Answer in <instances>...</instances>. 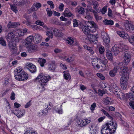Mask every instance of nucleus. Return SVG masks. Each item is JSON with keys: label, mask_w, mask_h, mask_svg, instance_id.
Wrapping results in <instances>:
<instances>
[{"label": "nucleus", "mask_w": 134, "mask_h": 134, "mask_svg": "<svg viewBox=\"0 0 134 134\" xmlns=\"http://www.w3.org/2000/svg\"><path fill=\"white\" fill-rule=\"evenodd\" d=\"M117 127L116 122L111 121L103 126L101 133L102 134H114Z\"/></svg>", "instance_id": "nucleus-1"}, {"label": "nucleus", "mask_w": 134, "mask_h": 134, "mask_svg": "<svg viewBox=\"0 0 134 134\" xmlns=\"http://www.w3.org/2000/svg\"><path fill=\"white\" fill-rule=\"evenodd\" d=\"M50 79L51 77L49 76H45L43 74L41 73L34 79V81L39 82L37 87L41 92L45 90L44 86L47 85V82Z\"/></svg>", "instance_id": "nucleus-2"}, {"label": "nucleus", "mask_w": 134, "mask_h": 134, "mask_svg": "<svg viewBox=\"0 0 134 134\" xmlns=\"http://www.w3.org/2000/svg\"><path fill=\"white\" fill-rule=\"evenodd\" d=\"M81 28L83 32L86 35H88L90 31L95 32L98 29L97 24L92 21L86 22L85 24L82 26Z\"/></svg>", "instance_id": "nucleus-3"}, {"label": "nucleus", "mask_w": 134, "mask_h": 134, "mask_svg": "<svg viewBox=\"0 0 134 134\" xmlns=\"http://www.w3.org/2000/svg\"><path fill=\"white\" fill-rule=\"evenodd\" d=\"M14 77L16 80L19 81L26 80L28 78V76L22 69L20 67L17 68L14 72Z\"/></svg>", "instance_id": "nucleus-4"}, {"label": "nucleus", "mask_w": 134, "mask_h": 134, "mask_svg": "<svg viewBox=\"0 0 134 134\" xmlns=\"http://www.w3.org/2000/svg\"><path fill=\"white\" fill-rule=\"evenodd\" d=\"M134 86L131 88L129 94L126 93L125 94L126 97H128L130 102L129 103L130 106L134 109Z\"/></svg>", "instance_id": "nucleus-5"}, {"label": "nucleus", "mask_w": 134, "mask_h": 134, "mask_svg": "<svg viewBox=\"0 0 134 134\" xmlns=\"http://www.w3.org/2000/svg\"><path fill=\"white\" fill-rule=\"evenodd\" d=\"M99 61L101 63L103 64V66L102 65L101 66V67L102 68L101 70H102L103 71H104L106 69L108 66V65L107 64L108 61L107 59L105 58L103 54H102L101 57L99 58Z\"/></svg>", "instance_id": "nucleus-6"}, {"label": "nucleus", "mask_w": 134, "mask_h": 134, "mask_svg": "<svg viewBox=\"0 0 134 134\" xmlns=\"http://www.w3.org/2000/svg\"><path fill=\"white\" fill-rule=\"evenodd\" d=\"M8 47L10 52L15 55H18L19 53L17 52V49L15 44H14L13 42L10 41L8 44Z\"/></svg>", "instance_id": "nucleus-7"}, {"label": "nucleus", "mask_w": 134, "mask_h": 134, "mask_svg": "<svg viewBox=\"0 0 134 134\" xmlns=\"http://www.w3.org/2000/svg\"><path fill=\"white\" fill-rule=\"evenodd\" d=\"M27 51L30 53H33L37 51V46L35 44H32L26 46Z\"/></svg>", "instance_id": "nucleus-8"}, {"label": "nucleus", "mask_w": 134, "mask_h": 134, "mask_svg": "<svg viewBox=\"0 0 134 134\" xmlns=\"http://www.w3.org/2000/svg\"><path fill=\"white\" fill-rule=\"evenodd\" d=\"M128 78V76H122L120 79V83L121 88L123 90H125L127 85V79Z\"/></svg>", "instance_id": "nucleus-9"}, {"label": "nucleus", "mask_w": 134, "mask_h": 134, "mask_svg": "<svg viewBox=\"0 0 134 134\" xmlns=\"http://www.w3.org/2000/svg\"><path fill=\"white\" fill-rule=\"evenodd\" d=\"M123 63L126 65H127L131 60V55L127 51L125 52L123 55Z\"/></svg>", "instance_id": "nucleus-10"}, {"label": "nucleus", "mask_w": 134, "mask_h": 134, "mask_svg": "<svg viewBox=\"0 0 134 134\" xmlns=\"http://www.w3.org/2000/svg\"><path fill=\"white\" fill-rule=\"evenodd\" d=\"M124 26L126 30L129 31L134 32V25L129 21H126L125 22Z\"/></svg>", "instance_id": "nucleus-11"}, {"label": "nucleus", "mask_w": 134, "mask_h": 134, "mask_svg": "<svg viewBox=\"0 0 134 134\" xmlns=\"http://www.w3.org/2000/svg\"><path fill=\"white\" fill-rule=\"evenodd\" d=\"M91 121V118L80 120L78 122V126L82 127L85 126L90 123Z\"/></svg>", "instance_id": "nucleus-12"}, {"label": "nucleus", "mask_w": 134, "mask_h": 134, "mask_svg": "<svg viewBox=\"0 0 134 134\" xmlns=\"http://www.w3.org/2000/svg\"><path fill=\"white\" fill-rule=\"evenodd\" d=\"M87 35H88V39L90 41V43L92 42L94 44L97 43L98 41L97 35H96L89 34Z\"/></svg>", "instance_id": "nucleus-13"}, {"label": "nucleus", "mask_w": 134, "mask_h": 134, "mask_svg": "<svg viewBox=\"0 0 134 134\" xmlns=\"http://www.w3.org/2000/svg\"><path fill=\"white\" fill-rule=\"evenodd\" d=\"M118 69H120L121 70L120 72V73L121 76L125 77L127 76L129 69L127 66H124L123 67H120L118 68Z\"/></svg>", "instance_id": "nucleus-14"}, {"label": "nucleus", "mask_w": 134, "mask_h": 134, "mask_svg": "<svg viewBox=\"0 0 134 134\" xmlns=\"http://www.w3.org/2000/svg\"><path fill=\"white\" fill-rule=\"evenodd\" d=\"M14 31L15 32H16V36H24L27 32V30L26 29H24L23 31L20 30L15 29Z\"/></svg>", "instance_id": "nucleus-15"}, {"label": "nucleus", "mask_w": 134, "mask_h": 134, "mask_svg": "<svg viewBox=\"0 0 134 134\" xmlns=\"http://www.w3.org/2000/svg\"><path fill=\"white\" fill-rule=\"evenodd\" d=\"M13 113L18 118H20L24 115L25 111L24 109L21 110H16L13 111Z\"/></svg>", "instance_id": "nucleus-16"}, {"label": "nucleus", "mask_w": 134, "mask_h": 134, "mask_svg": "<svg viewBox=\"0 0 134 134\" xmlns=\"http://www.w3.org/2000/svg\"><path fill=\"white\" fill-rule=\"evenodd\" d=\"M42 6L41 3H35L30 8V10L32 11H35L38 10Z\"/></svg>", "instance_id": "nucleus-17"}, {"label": "nucleus", "mask_w": 134, "mask_h": 134, "mask_svg": "<svg viewBox=\"0 0 134 134\" xmlns=\"http://www.w3.org/2000/svg\"><path fill=\"white\" fill-rule=\"evenodd\" d=\"M34 36H30L27 37L25 40L24 44L25 46L30 45L34 40Z\"/></svg>", "instance_id": "nucleus-18"}, {"label": "nucleus", "mask_w": 134, "mask_h": 134, "mask_svg": "<svg viewBox=\"0 0 134 134\" xmlns=\"http://www.w3.org/2000/svg\"><path fill=\"white\" fill-rule=\"evenodd\" d=\"M26 67L32 73H35L36 71L35 66L31 63L28 64L27 65Z\"/></svg>", "instance_id": "nucleus-19"}, {"label": "nucleus", "mask_w": 134, "mask_h": 134, "mask_svg": "<svg viewBox=\"0 0 134 134\" xmlns=\"http://www.w3.org/2000/svg\"><path fill=\"white\" fill-rule=\"evenodd\" d=\"M120 48L118 47L116 44L114 45L112 48L111 51L115 55H118L120 53Z\"/></svg>", "instance_id": "nucleus-20"}, {"label": "nucleus", "mask_w": 134, "mask_h": 134, "mask_svg": "<svg viewBox=\"0 0 134 134\" xmlns=\"http://www.w3.org/2000/svg\"><path fill=\"white\" fill-rule=\"evenodd\" d=\"M20 25L19 23L18 22L12 23L9 21L7 25L8 28L16 27Z\"/></svg>", "instance_id": "nucleus-21"}, {"label": "nucleus", "mask_w": 134, "mask_h": 134, "mask_svg": "<svg viewBox=\"0 0 134 134\" xmlns=\"http://www.w3.org/2000/svg\"><path fill=\"white\" fill-rule=\"evenodd\" d=\"M15 35L13 33L11 32L9 33L6 37V39L8 41H10L12 42V41L14 40Z\"/></svg>", "instance_id": "nucleus-22"}, {"label": "nucleus", "mask_w": 134, "mask_h": 134, "mask_svg": "<svg viewBox=\"0 0 134 134\" xmlns=\"http://www.w3.org/2000/svg\"><path fill=\"white\" fill-rule=\"evenodd\" d=\"M55 63L54 61H52L48 65V69L52 71H55Z\"/></svg>", "instance_id": "nucleus-23"}, {"label": "nucleus", "mask_w": 134, "mask_h": 134, "mask_svg": "<svg viewBox=\"0 0 134 134\" xmlns=\"http://www.w3.org/2000/svg\"><path fill=\"white\" fill-rule=\"evenodd\" d=\"M117 67L118 66H115L113 70L109 71V74L111 77H114L116 75L118 70Z\"/></svg>", "instance_id": "nucleus-24"}, {"label": "nucleus", "mask_w": 134, "mask_h": 134, "mask_svg": "<svg viewBox=\"0 0 134 134\" xmlns=\"http://www.w3.org/2000/svg\"><path fill=\"white\" fill-rule=\"evenodd\" d=\"M52 30L56 36L60 37L62 36L63 33L61 31L57 29H53Z\"/></svg>", "instance_id": "nucleus-25"}, {"label": "nucleus", "mask_w": 134, "mask_h": 134, "mask_svg": "<svg viewBox=\"0 0 134 134\" xmlns=\"http://www.w3.org/2000/svg\"><path fill=\"white\" fill-rule=\"evenodd\" d=\"M117 34L120 37L124 39H126L129 38V36L128 34L124 32H119Z\"/></svg>", "instance_id": "nucleus-26"}, {"label": "nucleus", "mask_w": 134, "mask_h": 134, "mask_svg": "<svg viewBox=\"0 0 134 134\" xmlns=\"http://www.w3.org/2000/svg\"><path fill=\"white\" fill-rule=\"evenodd\" d=\"M75 9L77 11L79 14L83 15L84 14L85 12L84 8L80 6H78L75 8Z\"/></svg>", "instance_id": "nucleus-27"}, {"label": "nucleus", "mask_w": 134, "mask_h": 134, "mask_svg": "<svg viewBox=\"0 0 134 134\" xmlns=\"http://www.w3.org/2000/svg\"><path fill=\"white\" fill-rule=\"evenodd\" d=\"M34 37H35V42L36 43H38L41 42L42 37L39 34H36Z\"/></svg>", "instance_id": "nucleus-28"}, {"label": "nucleus", "mask_w": 134, "mask_h": 134, "mask_svg": "<svg viewBox=\"0 0 134 134\" xmlns=\"http://www.w3.org/2000/svg\"><path fill=\"white\" fill-rule=\"evenodd\" d=\"M103 22L105 25H108L109 26L113 25L114 24V22L111 20L105 19L103 21Z\"/></svg>", "instance_id": "nucleus-29"}, {"label": "nucleus", "mask_w": 134, "mask_h": 134, "mask_svg": "<svg viewBox=\"0 0 134 134\" xmlns=\"http://www.w3.org/2000/svg\"><path fill=\"white\" fill-rule=\"evenodd\" d=\"M103 44L105 46H108L110 43V39L109 36L107 37H103Z\"/></svg>", "instance_id": "nucleus-30"}, {"label": "nucleus", "mask_w": 134, "mask_h": 134, "mask_svg": "<svg viewBox=\"0 0 134 134\" xmlns=\"http://www.w3.org/2000/svg\"><path fill=\"white\" fill-rule=\"evenodd\" d=\"M106 56L108 59L110 60H113V56L111 52L109 50H107L106 51Z\"/></svg>", "instance_id": "nucleus-31"}, {"label": "nucleus", "mask_w": 134, "mask_h": 134, "mask_svg": "<svg viewBox=\"0 0 134 134\" xmlns=\"http://www.w3.org/2000/svg\"><path fill=\"white\" fill-rule=\"evenodd\" d=\"M91 4L93 6L92 8L93 9L97 10L99 6L98 2L97 1L94 0L92 1Z\"/></svg>", "instance_id": "nucleus-32"}, {"label": "nucleus", "mask_w": 134, "mask_h": 134, "mask_svg": "<svg viewBox=\"0 0 134 134\" xmlns=\"http://www.w3.org/2000/svg\"><path fill=\"white\" fill-rule=\"evenodd\" d=\"M104 103L106 105L110 104L111 103L112 99L111 98L107 97L104 98L103 99Z\"/></svg>", "instance_id": "nucleus-33"}, {"label": "nucleus", "mask_w": 134, "mask_h": 134, "mask_svg": "<svg viewBox=\"0 0 134 134\" xmlns=\"http://www.w3.org/2000/svg\"><path fill=\"white\" fill-rule=\"evenodd\" d=\"M63 73H64V76L65 79L68 80L71 79V76L68 71H65L63 72Z\"/></svg>", "instance_id": "nucleus-34"}, {"label": "nucleus", "mask_w": 134, "mask_h": 134, "mask_svg": "<svg viewBox=\"0 0 134 134\" xmlns=\"http://www.w3.org/2000/svg\"><path fill=\"white\" fill-rule=\"evenodd\" d=\"M38 62L40 64L41 66L43 67L44 66V64L46 63V61L45 59L39 58L38 60Z\"/></svg>", "instance_id": "nucleus-35"}, {"label": "nucleus", "mask_w": 134, "mask_h": 134, "mask_svg": "<svg viewBox=\"0 0 134 134\" xmlns=\"http://www.w3.org/2000/svg\"><path fill=\"white\" fill-rule=\"evenodd\" d=\"M50 109L51 110V108L48 107V105H47V107L45 109H44L42 112V115L43 116H44L47 114L48 110Z\"/></svg>", "instance_id": "nucleus-36"}, {"label": "nucleus", "mask_w": 134, "mask_h": 134, "mask_svg": "<svg viewBox=\"0 0 134 134\" xmlns=\"http://www.w3.org/2000/svg\"><path fill=\"white\" fill-rule=\"evenodd\" d=\"M101 111L105 115H106L111 120H113V117L111 116L104 109H102L101 110Z\"/></svg>", "instance_id": "nucleus-37"}, {"label": "nucleus", "mask_w": 134, "mask_h": 134, "mask_svg": "<svg viewBox=\"0 0 134 134\" xmlns=\"http://www.w3.org/2000/svg\"><path fill=\"white\" fill-rule=\"evenodd\" d=\"M118 94L119 95L118 97L120 98L126 99L127 97H126V95H125L124 93L121 91L119 92V93Z\"/></svg>", "instance_id": "nucleus-38"}, {"label": "nucleus", "mask_w": 134, "mask_h": 134, "mask_svg": "<svg viewBox=\"0 0 134 134\" xmlns=\"http://www.w3.org/2000/svg\"><path fill=\"white\" fill-rule=\"evenodd\" d=\"M53 29H52L50 31H48L46 33V35L48 36V37L50 38H53Z\"/></svg>", "instance_id": "nucleus-39"}, {"label": "nucleus", "mask_w": 134, "mask_h": 134, "mask_svg": "<svg viewBox=\"0 0 134 134\" xmlns=\"http://www.w3.org/2000/svg\"><path fill=\"white\" fill-rule=\"evenodd\" d=\"M99 58H93L92 61V63L93 66H95L97 64L98 61L99 60Z\"/></svg>", "instance_id": "nucleus-40"}, {"label": "nucleus", "mask_w": 134, "mask_h": 134, "mask_svg": "<svg viewBox=\"0 0 134 134\" xmlns=\"http://www.w3.org/2000/svg\"><path fill=\"white\" fill-rule=\"evenodd\" d=\"M112 89L113 91H115V90H119V87L116 86V84L113 83L111 85Z\"/></svg>", "instance_id": "nucleus-41"}, {"label": "nucleus", "mask_w": 134, "mask_h": 134, "mask_svg": "<svg viewBox=\"0 0 134 134\" xmlns=\"http://www.w3.org/2000/svg\"><path fill=\"white\" fill-rule=\"evenodd\" d=\"M96 107V103L94 102L93 104L91 105L90 107V110L92 112H93V111L95 109V108Z\"/></svg>", "instance_id": "nucleus-42"}, {"label": "nucleus", "mask_w": 134, "mask_h": 134, "mask_svg": "<svg viewBox=\"0 0 134 134\" xmlns=\"http://www.w3.org/2000/svg\"><path fill=\"white\" fill-rule=\"evenodd\" d=\"M46 11L47 12V14L48 16H51L52 15V12L49 8H47L46 9Z\"/></svg>", "instance_id": "nucleus-43"}, {"label": "nucleus", "mask_w": 134, "mask_h": 134, "mask_svg": "<svg viewBox=\"0 0 134 134\" xmlns=\"http://www.w3.org/2000/svg\"><path fill=\"white\" fill-rule=\"evenodd\" d=\"M0 44L2 46H6L5 41L2 37H1L0 39Z\"/></svg>", "instance_id": "nucleus-44"}, {"label": "nucleus", "mask_w": 134, "mask_h": 134, "mask_svg": "<svg viewBox=\"0 0 134 134\" xmlns=\"http://www.w3.org/2000/svg\"><path fill=\"white\" fill-rule=\"evenodd\" d=\"M10 7L12 10L13 12L15 13H16L18 12V10L17 9V7L15 5H10Z\"/></svg>", "instance_id": "nucleus-45"}, {"label": "nucleus", "mask_w": 134, "mask_h": 134, "mask_svg": "<svg viewBox=\"0 0 134 134\" xmlns=\"http://www.w3.org/2000/svg\"><path fill=\"white\" fill-rule=\"evenodd\" d=\"M96 75L101 80H104L105 79V77L102 74L100 73H97Z\"/></svg>", "instance_id": "nucleus-46"}, {"label": "nucleus", "mask_w": 134, "mask_h": 134, "mask_svg": "<svg viewBox=\"0 0 134 134\" xmlns=\"http://www.w3.org/2000/svg\"><path fill=\"white\" fill-rule=\"evenodd\" d=\"M47 3L50 5V7L52 9H53L54 8V5L52 1H47Z\"/></svg>", "instance_id": "nucleus-47"}, {"label": "nucleus", "mask_w": 134, "mask_h": 134, "mask_svg": "<svg viewBox=\"0 0 134 134\" xmlns=\"http://www.w3.org/2000/svg\"><path fill=\"white\" fill-rule=\"evenodd\" d=\"M98 130V128L96 127L94 129H93L90 131H91V134H96L97 133V131Z\"/></svg>", "instance_id": "nucleus-48"}, {"label": "nucleus", "mask_w": 134, "mask_h": 134, "mask_svg": "<svg viewBox=\"0 0 134 134\" xmlns=\"http://www.w3.org/2000/svg\"><path fill=\"white\" fill-rule=\"evenodd\" d=\"M35 24L38 25L42 26L44 25L43 22L41 20H38L36 21Z\"/></svg>", "instance_id": "nucleus-49"}, {"label": "nucleus", "mask_w": 134, "mask_h": 134, "mask_svg": "<svg viewBox=\"0 0 134 134\" xmlns=\"http://www.w3.org/2000/svg\"><path fill=\"white\" fill-rule=\"evenodd\" d=\"M97 127L96 125L94 124L91 123L89 125V128L90 129V130L94 129Z\"/></svg>", "instance_id": "nucleus-50"}, {"label": "nucleus", "mask_w": 134, "mask_h": 134, "mask_svg": "<svg viewBox=\"0 0 134 134\" xmlns=\"http://www.w3.org/2000/svg\"><path fill=\"white\" fill-rule=\"evenodd\" d=\"M115 116L118 118L120 120H121L122 116L121 114L119 112H117L115 113Z\"/></svg>", "instance_id": "nucleus-51"}, {"label": "nucleus", "mask_w": 134, "mask_h": 134, "mask_svg": "<svg viewBox=\"0 0 134 134\" xmlns=\"http://www.w3.org/2000/svg\"><path fill=\"white\" fill-rule=\"evenodd\" d=\"M65 60L67 62H70L74 61V59L72 57H70L66 58Z\"/></svg>", "instance_id": "nucleus-52"}, {"label": "nucleus", "mask_w": 134, "mask_h": 134, "mask_svg": "<svg viewBox=\"0 0 134 134\" xmlns=\"http://www.w3.org/2000/svg\"><path fill=\"white\" fill-rule=\"evenodd\" d=\"M98 94L100 96H102L103 94H104L105 93V92L99 89L98 92Z\"/></svg>", "instance_id": "nucleus-53"}, {"label": "nucleus", "mask_w": 134, "mask_h": 134, "mask_svg": "<svg viewBox=\"0 0 134 134\" xmlns=\"http://www.w3.org/2000/svg\"><path fill=\"white\" fill-rule=\"evenodd\" d=\"M101 35L102 39H103V37L108 36V34L103 31L101 32Z\"/></svg>", "instance_id": "nucleus-54"}, {"label": "nucleus", "mask_w": 134, "mask_h": 134, "mask_svg": "<svg viewBox=\"0 0 134 134\" xmlns=\"http://www.w3.org/2000/svg\"><path fill=\"white\" fill-rule=\"evenodd\" d=\"M108 16L109 17H112V16L113 14L112 13V11L110 8L108 9Z\"/></svg>", "instance_id": "nucleus-55"}, {"label": "nucleus", "mask_w": 134, "mask_h": 134, "mask_svg": "<svg viewBox=\"0 0 134 134\" xmlns=\"http://www.w3.org/2000/svg\"><path fill=\"white\" fill-rule=\"evenodd\" d=\"M99 51L100 53L102 54L104 52L105 49L104 47H100L99 48Z\"/></svg>", "instance_id": "nucleus-56"}, {"label": "nucleus", "mask_w": 134, "mask_h": 134, "mask_svg": "<svg viewBox=\"0 0 134 134\" xmlns=\"http://www.w3.org/2000/svg\"><path fill=\"white\" fill-rule=\"evenodd\" d=\"M73 26L74 27H77L78 25V22L76 19L74 20L73 21Z\"/></svg>", "instance_id": "nucleus-57"}, {"label": "nucleus", "mask_w": 134, "mask_h": 134, "mask_svg": "<svg viewBox=\"0 0 134 134\" xmlns=\"http://www.w3.org/2000/svg\"><path fill=\"white\" fill-rule=\"evenodd\" d=\"M64 7V4L62 3H60L59 7V9L60 11L62 12L63 11V10Z\"/></svg>", "instance_id": "nucleus-58"}, {"label": "nucleus", "mask_w": 134, "mask_h": 134, "mask_svg": "<svg viewBox=\"0 0 134 134\" xmlns=\"http://www.w3.org/2000/svg\"><path fill=\"white\" fill-rule=\"evenodd\" d=\"M107 109H109L110 111H113L115 110V108L112 106H107Z\"/></svg>", "instance_id": "nucleus-59"}, {"label": "nucleus", "mask_w": 134, "mask_h": 134, "mask_svg": "<svg viewBox=\"0 0 134 134\" xmlns=\"http://www.w3.org/2000/svg\"><path fill=\"white\" fill-rule=\"evenodd\" d=\"M64 15L65 16L70 17L73 14L71 13V12L70 11L66 14H64Z\"/></svg>", "instance_id": "nucleus-60"}, {"label": "nucleus", "mask_w": 134, "mask_h": 134, "mask_svg": "<svg viewBox=\"0 0 134 134\" xmlns=\"http://www.w3.org/2000/svg\"><path fill=\"white\" fill-rule=\"evenodd\" d=\"M70 4L74 7L76 6L77 5V2L76 1H71V2H70Z\"/></svg>", "instance_id": "nucleus-61"}, {"label": "nucleus", "mask_w": 134, "mask_h": 134, "mask_svg": "<svg viewBox=\"0 0 134 134\" xmlns=\"http://www.w3.org/2000/svg\"><path fill=\"white\" fill-rule=\"evenodd\" d=\"M107 10V8L104 7L101 10V12L102 14H104L106 12Z\"/></svg>", "instance_id": "nucleus-62"}, {"label": "nucleus", "mask_w": 134, "mask_h": 134, "mask_svg": "<svg viewBox=\"0 0 134 134\" xmlns=\"http://www.w3.org/2000/svg\"><path fill=\"white\" fill-rule=\"evenodd\" d=\"M41 28V27L40 26H38L37 25H34L33 26L32 28L34 30H37L38 29Z\"/></svg>", "instance_id": "nucleus-63"}, {"label": "nucleus", "mask_w": 134, "mask_h": 134, "mask_svg": "<svg viewBox=\"0 0 134 134\" xmlns=\"http://www.w3.org/2000/svg\"><path fill=\"white\" fill-rule=\"evenodd\" d=\"M15 94L13 92H12L10 96V99L12 100H14L15 99Z\"/></svg>", "instance_id": "nucleus-64"}]
</instances>
